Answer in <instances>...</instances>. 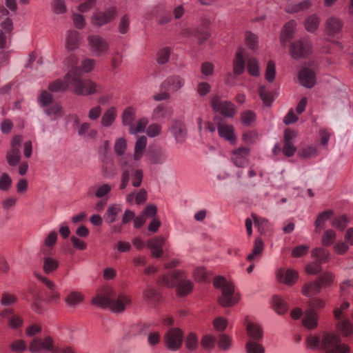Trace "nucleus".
Listing matches in <instances>:
<instances>
[{
  "label": "nucleus",
  "instance_id": "338daca9",
  "mask_svg": "<svg viewBox=\"0 0 353 353\" xmlns=\"http://www.w3.org/2000/svg\"><path fill=\"white\" fill-rule=\"evenodd\" d=\"M165 243V238L163 237H157L150 239L147 241V246L150 249H159L162 248L163 244Z\"/></svg>",
  "mask_w": 353,
  "mask_h": 353
},
{
  "label": "nucleus",
  "instance_id": "6e6552de",
  "mask_svg": "<svg viewBox=\"0 0 353 353\" xmlns=\"http://www.w3.org/2000/svg\"><path fill=\"white\" fill-rule=\"evenodd\" d=\"M211 106L214 112L220 113L225 118H232L237 113L236 105L230 101L221 99L219 95H214L211 99Z\"/></svg>",
  "mask_w": 353,
  "mask_h": 353
},
{
  "label": "nucleus",
  "instance_id": "603ef678",
  "mask_svg": "<svg viewBox=\"0 0 353 353\" xmlns=\"http://www.w3.org/2000/svg\"><path fill=\"white\" fill-rule=\"evenodd\" d=\"M83 299V296L78 292L73 291L70 292L65 299V302L68 305L75 306L81 303Z\"/></svg>",
  "mask_w": 353,
  "mask_h": 353
},
{
  "label": "nucleus",
  "instance_id": "864d4df0",
  "mask_svg": "<svg viewBox=\"0 0 353 353\" xmlns=\"http://www.w3.org/2000/svg\"><path fill=\"white\" fill-rule=\"evenodd\" d=\"M46 114L54 120L61 116V107L58 103H54L45 110Z\"/></svg>",
  "mask_w": 353,
  "mask_h": 353
},
{
  "label": "nucleus",
  "instance_id": "052dcab7",
  "mask_svg": "<svg viewBox=\"0 0 353 353\" xmlns=\"http://www.w3.org/2000/svg\"><path fill=\"white\" fill-rule=\"evenodd\" d=\"M193 34L199 41L200 43L205 41L210 37L209 30L204 28L194 30L193 31Z\"/></svg>",
  "mask_w": 353,
  "mask_h": 353
},
{
  "label": "nucleus",
  "instance_id": "7ed1b4c3",
  "mask_svg": "<svg viewBox=\"0 0 353 353\" xmlns=\"http://www.w3.org/2000/svg\"><path fill=\"white\" fill-rule=\"evenodd\" d=\"M68 89L78 95H90L99 91V86L90 79H83L78 68H72L65 75Z\"/></svg>",
  "mask_w": 353,
  "mask_h": 353
},
{
  "label": "nucleus",
  "instance_id": "bf43d9fd",
  "mask_svg": "<svg viewBox=\"0 0 353 353\" xmlns=\"http://www.w3.org/2000/svg\"><path fill=\"white\" fill-rule=\"evenodd\" d=\"M12 179L7 173H3L0 176V190L1 191H8L12 185Z\"/></svg>",
  "mask_w": 353,
  "mask_h": 353
},
{
  "label": "nucleus",
  "instance_id": "ea45409f",
  "mask_svg": "<svg viewBox=\"0 0 353 353\" xmlns=\"http://www.w3.org/2000/svg\"><path fill=\"white\" fill-rule=\"evenodd\" d=\"M272 307L279 314H285L288 309L285 301L277 295L274 296L272 298Z\"/></svg>",
  "mask_w": 353,
  "mask_h": 353
},
{
  "label": "nucleus",
  "instance_id": "ddd939ff",
  "mask_svg": "<svg viewBox=\"0 0 353 353\" xmlns=\"http://www.w3.org/2000/svg\"><path fill=\"white\" fill-rule=\"evenodd\" d=\"M117 9L115 7L110 8L105 12L97 11L91 18L92 23L95 26H102L113 20L115 17Z\"/></svg>",
  "mask_w": 353,
  "mask_h": 353
},
{
  "label": "nucleus",
  "instance_id": "2eb2a0df",
  "mask_svg": "<svg viewBox=\"0 0 353 353\" xmlns=\"http://www.w3.org/2000/svg\"><path fill=\"white\" fill-rule=\"evenodd\" d=\"M316 74L314 71L308 68H303L299 73V81L303 86L311 88L316 83Z\"/></svg>",
  "mask_w": 353,
  "mask_h": 353
},
{
  "label": "nucleus",
  "instance_id": "6ab92c4d",
  "mask_svg": "<svg viewBox=\"0 0 353 353\" xmlns=\"http://www.w3.org/2000/svg\"><path fill=\"white\" fill-rule=\"evenodd\" d=\"M246 331L248 337L247 341L261 342L263 338V329L259 324L248 323L246 326Z\"/></svg>",
  "mask_w": 353,
  "mask_h": 353
},
{
  "label": "nucleus",
  "instance_id": "69168bd1",
  "mask_svg": "<svg viewBox=\"0 0 353 353\" xmlns=\"http://www.w3.org/2000/svg\"><path fill=\"white\" fill-rule=\"evenodd\" d=\"M245 42L249 48L256 50L258 47L257 37L252 32H247L245 34Z\"/></svg>",
  "mask_w": 353,
  "mask_h": 353
},
{
  "label": "nucleus",
  "instance_id": "39448f33",
  "mask_svg": "<svg viewBox=\"0 0 353 353\" xmlns=\"http://www.w3.org/2000/svg\"><path fill=\"white\" fill-rule=\"evenodd\" d=\"M161 285L172 288L177 285V292L180 296H185L193 290V284L190 280L185 279L180 271H173L163 275L159 281Z\"/></svg>",
  "mask_w": 353,
  "mask_h": 353
},
{
  "label": "nucleus",
  "instance_id": "49530a36",
  "mask_svg": "<svg viewBox=\"0 0 353 353\" xmlns=\"http://www.w3.org/2000/svg\"><path fill=\"white\" fill-rule=\"evenodd\" d=\"M259 94L265 105H270L272 104L274 100L272 94L265 85L259 86Z\"/></svg>",
  "mask_w": 353,
  "mask_h": 353
},
{
  "label": "nucleus",
  "instance_id": "a878e982",
  "mask_svg": "<svg viewBox=\"0 0 353 353\" xmlns=\"http://www.w3.org/2000/svg\"><path fill=\"white\" fill-rule=\"evenodd\" d=\"M79 41L80 36L77 31L73 30L68 31L65 47L68 51H73L77 49L79 45Z\"/></svg>",
  "mask_w": 353,
  "mask_h": 353
},
{
  "label": "nucleus",
  "instance_id": "9d476101",
  "mask_svg": "<svg viewBox=\"0 0 353 353\" xmlns=\"http://www.w3.org/2000/svg\"><path fill=\"white\" fill-rule=\"evenodd\" d=\"M290 54L293 59H299L308 56L312 52V44L309 38L304 37L291 43Z\"/></svg>",
  "mask_w": 353,
  "mask_h": 353
},
{
  "label": "nucleus",
  "instance_id": "f704fd0d",
  "mask_svg": "<svg viewBox=\"0 0 353 353\" xmlns=\"http://www.w3.org/2000/svg\"><path fill=\"white\" fill-rule=\"evenodd\" d=\"M334 214L332 210H327L320 213L314 223L316 232H319L324 226L325 223L330 219Z\"/></svg>",
  "mask_w": 353,
  "mask_h": 353
},
{
  "label": "nucleus",
  "instance_id": "37998d69",
  "mask_svg": "<svg viewBox=\"0 0 353 353\" xmlns=\"http://www.w3.org/2000/svg\"><path fill=\"white\" fill-rule=\"evenodd\" d=\"M312 256L316 259V261L319 262L321 264L327 261L330 258L329 252L322 248L314 249L312 251Z\"/></svg>",
  "mask_w": 353,
  "mask_h": 353
},
{
  "label": "nucleus",
  "instance_id": "c03bdc74",
  "mask_svg": "<svg viewBox=\"0 0 353 353\" xmlns=\"http://www.w3.org/2000/svg\"><path fill=\"white\" fill-rule=\"evenodd\" d=\"M148 123V118H140L135 124L132 123V125L129 128V133L131 134H136L139 132H143Z\"/></svg>",
  "mask_w": 353,
  "mask_h": 353
},
{
  "label": "nucleus",
  "instance_id": "79ce46f5",
  "mask_svg": "<svg viewBox=\"0 0 353 353\" xmlns=\"http://www.w3.org/2000/svg\"><path fill=\"white\" fill-rule=\"evenodd\" d=\"M246 353H265V347L261 342L247 341L245 343Z\"/></svg>",
  "mask_w": 353,
  "mask_h": 353
},
{
  "label": "nucleus",
  "instance_id": "20e7f679",
  "mask_svg": "<svg viewBox=\"0 0 353 353\" xmlns=\"http://www.w3.org/2000/svg\"><path fill=\"white\" fill-rule=\"evenodd\" d=\"M118 164L121 170L120 190H125L130 179L133 187L138 188L141 185L143 172L141 169L136 167L134 162L130 157L120 158Z\"/></svg>",
  "mask_w": 353,
  "mask_h": 353
},
{
  "label": "nucleus",
  "instance_id": "4c0bfd02",
  "mask_svg": "<svg viewBox=\"0 0 353 353\" xmlns=\"http://www.w3.org/2000/svg\"><path fill=\"white\" fill-rule=\"evenodd\" d=\"M78 134L84 138L93 139L97 136V131L94 129H91L90 124L85 122L79 126Z\"/></svg>",
  "mask_w": 353,
  "mask_h": 353
},
{
  "label": "nucleus",
  "instance_id": "09e8293b",
  "mask_svg": "<svg viewBox=\"0 0 353 353\" xmlns=\"http://www.w3.org/2000/svg\"><path fill=\"white\" fill-rule=\"evenodd\" d=\"M255 225H257L259 232L261 234L265 233L269 227V221L267 219L260 217L256 214H252Z\"/></svg>",
  "mask_w": 353,
  "mask_h": 353
},
{
  "label": "nucleus",
  "instance_id": "aec40b11",
  "mask_svg": "<svg viewBox=\"0 0 353 353\" xmlns=\"http://www.w3.org/2000/svg\"><path fill=\"white\" fill-rule=\"evenodd\" d=\"M277 277L281 282L288 285H292L297 281L299 274L292 269L280 270L277 273Z\"/></svg>",
  "mask_w": 353,
  "mask_h": 353
},
{
  "label": "nucleus",
  "instance_id": "5701e85b",
  "mask_svg": "<svg viewBox=\"0 0 353 353\" xmlns=\"http://www.w3.org/2000/svg\"><path fill=\"white\" fill-rule=\"evenodd\" d=\"M0 26L4 30H0V48H5L6 47L8 34L12 31L13 24L10 18H6L0 23Z\"/></svg>",
  "mask_w": 353,
  "mask_h": 353
},
{
  "label": "nucleus",
  "instance_id": "7c9ffc66",
  "mask_svg": "<svg viewBox=\"0 0 353 353\" xmlns=\"http://www.w3.org/2000/svg\"><path fill=\"white\" fill-rule=\"evenodd\" d=\"M143 299L148 304L155 305L160 301L161 296L155 289L148 287L143 291Z\"/></svg>",
  "mask_w": 353,
  "mask_h": 353
},
{
  "label": "nucleus",
  "instance_id": "f3484780",
  "mask_svg": "<svg viewBox=\"0 0 353 353\" xmlns=\"http://www.w3.org/2000/svg\"><path fill=\"white\" fill-rule=\"evenodd\" d=\"M169 130L177 143H183L186 137V128L185 124L181 121H173Z\"/></svg>",
  "mask_w": 353,
  "mask_h": 353
},
{
  "label": "nucleus",
  "instance_id": "0e129e2a",
  "mask_svg": "<svg viewBox=\"0 0 353 353\" xmlns=\"http://www.w3.org/2000/svg\"><path fill=\"white\" fill-rule=\"evenodd\" d=\"M336 239V232L332 230H326L322 236V243L323 245H330Z\"/></svg>",
  "mask_w": 353,
  "mask_h": 353
},
{
  "label": "nucleus",
  "instance_id": "9b49d317",
  "mask_svg": "<svg viewBox=\"0 0 353 353\" xmlns=\"http://www.w3.org/2000/svg\"><path fill=\"white\" fill-rule=\"evenodd\" d=\"M88 41L91 52L97 57L106 55L108 52L110 45L108 41L100 35H90L88 37Z\"/></svg>",
  "mask_w": 353,
  "mask_h": 353
},
{
  "label": "nucleus",
  "instance_id": "13d9d810",
  "mask_svg": "<svg viewBox=\"0 0 353 353\" xmlns=\"http://www.w3.org/2000/svg\"><path fill=\"white\" fill-rule=\"evenodd\" d=\"M114 152L121 158L124 157L123 154L127 148L126 140L124 138H119L116 140L114 143Z\"/></svg>",
  "mask_w": 353,
  "mask_h": 353
},
{
  "label": "nucleus",
  "instance_id": "b1692460",
  "mask_svg": "<svg viewBox=\"0 0 353 353\" xmlns=\"http://www.w3.org/2000/svg\"><path fill=\"white\" fill-rule=\"evenodd\" d=\"M285 11L287 12L292 13L301 11L303 9L307 8L310 6L311 3L309 0H305L301 2H297L296 0H286Z\"/></svg>",
  "mask_w": 353,
  "mask_h": 353
},
{
  "label": "nucleus",
  "instance_id": "2f4dec72",
  "mask_svg": "<svg viewBox=\"0 0 353 353\" xmlns=\"http://www.w3.org/2000/svg\"><path fill=\"white\" fill-rule=\"evenodd\" d=\"M122 211L121 207L119 204H112L108 207L105 214V222L109 224L113 223L116 221L117 216Z\"/></svg>",
  "mask_w": 353,
  "mask_h": 353
},
{
  "label": "nucleus",
  "instance_id": "de8ad7c7",
  "mask_svg": "<svg viewBox=\"0 0 353 353\" xmlns=\"http://www.w3.org/2000/svg\"><path fill=\"white\" fill-rule=\"evenodd\" d=\"M48 89L52 92H64L68 89V84L65 79L63 80L57 79L49 84Z\"/></svg>",
  "mask_w": 353,
  "mask_h": 353
},
{
  "label": "nucleus",
  "instance_id": "bb28decb",
  "mask_svg": "<svg viewBox=\"0 0 353 353\" xmlns=\"http://www.w3.org/2000/svg\"><path fill=\"white\" fill-rule=\"evenodd\" d=\"M219 134L221 137L233 143L236 141L234 134V128L231 125L220 123L217 127Z\"/></svg>",
  "mask_w": 353,
  "mask_h": 353
},
{
  "label": "nucleus",
  "instance_id": "a211bd4d",
  "mask_svg": "<svg viewBox=\"0 0 353 353\" xmlns=\"http://www.w3.org/2000/svg\"><path fill=\"white\" fill-rule=\"evenodd\" d=\"M147 157L151 163L161 165L165 163L168 156L161 148H154L149 149Z\"/></svg>",
  "mask_w": 353,
  "mask_h": 353
},
{
  "label": "nucleus",
  "instance_id": "a18cd8bd",
  "mask_svg": "<svg viewBox=\"0 0 353 353\" xmlns=\"http://www.w3.org/2000/svg\"><path fill=\"white\" fill-rule=\"evenodd\" d=\"M319 18L316 14L309 16L305 21V28L307 32H314L319 27Z\"/></svg>",
  "mask_w": 353,
  "mask_h": 353
},
{
  "label": "nucleus",
  "instance_id": "58836bf2",
  "mask_svg": "<svg viewBox=\"0 0 353 353\" xmlns=\"http://www.w3.org/2000/svg\"><path fill=\"white\" fill-rule=\"evenodd\" d=\"M135 116L136 110L134 108L131 106L126 108L121 115L123 125H128L130 128L132 125Z\"/></svg>",
  "mask_w": 353,
  "mask_h": 353
},
{
  "label": "nucleus",
  "instance_id": "c9c22d12",
  "mask_svg": "<svg viewBox=\"0 0 353 353\" xmlns=\"http://www.w3.org/2000/svg\"><path fill=\"white\" fill-rule=\"evenodd\" d=\"M185 345L190 352H194L199 347V339L195 332H190L185 337Z\"/></svg>",
  "mask_w": 353,
  "mask_h": 353
},
{
  "label": "nucleus",
  "instance_id": "8fccbe9b",
  "mask_svg": "<svg viewBox=\"0 0 353 353\" xmlns=\"http://www.w3.org/2000/svg\"><path fill=\"white\" fill-rule=\"evenodd\" d=\"M217 345L221 350L227 351L231 348L232 340L229 336L221 334L219 336Z\"/></svg>",
  "mask_w": 353,
  "mask_h": 353
},
{
  "label": "nucleus",
  "instance_id": "4468645a",
  "mask_svg": "<svg viewBox=\"0 0 353 353\" xmlns=\"http://www.w3.org/2000/svg\"><path fill=\"white\" fill-rule=\"evenodd\" d=\"M185 83V79L180 75H172L163 82L162 87L167 91L176 92L182 88Z\"/></svg>",
  "mask_w": 353,
  "mask_h": 353
},
{
  "label": "nucleus",
  "instance_id": "6e6d98bb",
  "mask_svg": "<svg viewBox=\"0 0 353 353\" xmlns=\"http://www.w3.org/2000/svg\"><path fill=\"white\" fill-rule=\"evenodd\" d=\"M216 337L212 334H205L203 336L201 344L205 350H212L215 347Z\"/></svg>",
  "mask_w": 353,
  "mask_h": 353
},
{
  "label": "nucleus",
  "instance_id": "c85d7f7f",
  "mask_svg": "<svg viewBox=\"0 0 353 353\" xmlns=\"http://www.w3.org/2000/svg\"><path fill=\"white\" fill-rule=\"evenodd\" d=\"M296 26V22L294 20L290 21L285 23L281 35V42L283 45H285V43L292 38Z\"/></svg>",
  "mask_w": 353,
  "mask_h": 353
},
{
  "label": "nucleus",
  "instance_id": "423d86ee",
  "mask_svg": "<svg viewBox=\"0 0 353 353\" xmlns=\"http://www.w3.org/2000/svg\"><path fill=\"white\" fill-rule=\"evenodd\" d=\"M213 284L216 288L221 290L222 294L219 299V303L224 307H230L235 304L239 297L234 293V285L222 276L214 279Z\"/></svg>",
  "mask_w": 353,
  "mask_h": 353
},
{
  "label": "nucleus",
  "instance_id": "412c9836",
  "mask_svg": "<svg viewBox=\"0 0 353 353\" xmlns=\"http://www.w3.org/2000/svg\"><path fill=\"white\" fill-rule=\"evenodd\" d=\"M173 113L171 107L164 104L157 105L152 111V119L156 121H161L163 119H169Z\"/></svg>",
  "mask_w": 353,
  "mask_h": 353
},
{
  "label": "nucleus",
  "instance_id": "f257e3e1",
  "mask_svg": "<svg viewBox=\"0 0 353 353\" xmlns=\"http://www.w3.org/2000/svg\"><path fill=\"white\" fill-rule=\"evenodd\" d=\"M92 303L101 307H108L114 313H122L131 304L132 299L121 289L107 287L92 299Z\"/></svg>",
  "mask_w": 353,
  "mask_h": 353
},
{
  "label": "nucleus",
  "instance_id": "cd10ccee",
  "mask_svg": "<svg viewBox=\"0 0 353 353\" xmlns=\"http://www.w3.org/2000/svg\"><path fill=\"white\" fill-rule=\"evenodd\" d=\"M60 262L58 259L45 256L43 259V270L46 274H51L58 269Z\"/></svg>",
  "mask_w": 353,
  "mask_h": 353
},
{
  "label": "nucleus",
  "instance_id": "0eeeda50",
  "mask_svg": "<svg viewBox=\"0 0 353 353\" xmlns=\"http://www.w3.org/2000/svg\"><path fill=\"white\" fill-rule=\"evenodd\" d=\"M28 349L31 353H41L42 352L60 353V348L56 346L54 339L50 336H46L43 338H34L31 341Z\"/></svg>",
  "mask_w": 353,
  "mask_h": 353
},
{
  "label": "nucleus",
  "instance_id": "72a5a7b5",
  "mask_svg": "<svg viewBox=\"0 0 353 353\" xmlns=\"http://www.w3.org/2000/svg\"><path fill=\"white\" fill-rule=\"evenodd\" d=\"M343 24L341 19L336 17H330L327 20L326 28L330 34H335L341 30Z\"/></svg>",
  "mask_w": 353,
  "mask_h": 353
},
{
  "label": "nucleus",
  "instance_id": "4d7b16f0",
  "mask_svg": "<svg viewBox=\"0 0 353 353\" xmlns=\"http://www.w3.org/2000/svg\"><path fill=\"white\" fill-rule=\"evenodd\" d=\"M256 119V114L252 110H245L241 114V120L243 125L250 126Z\"/></svg>",
  "mask_w": 353,
  "mask_h": 353
},
{
  "label": "nucleus",
  "instance_id": "dca6fc26",
  "mask_svg": "<svg viewBox=\"0 0 353 353\" xmlns=\"http://www.w3.org/2000/svg\"><path fill=\"white\" fill-rule=\"evenodd\" d=\"M303 325L308 330L315 329L319 324V314L312 308H307L302 318Z\"/></svg>",
  "mask_w": 353,
  "mask_h": 353
},
{
  "label": "nucleus",
  "instance_id": "e433bc0d",
  "mask_svg": "<svg viewBox=\"0 0 353 353\" xmlns=\"http://www.w3.org/2000/svg\"><path fill=\"white\" fill-rule=\"evenodd\" d=\"M117 115V109L114 107L108 108L103 114L101 125L104 127L110 126L114 121Z\"/></svg>",
  "mask_w": 353,
  "mask_h": 353
},
{
  "label": "nucleus",
  "instance_id": "3c124183",
  "mask_svg": "<svg viewBox=\"0 0 353 353\" xmlns=\"http://www.w3.org/2000/svg\"><path fill=\"white\" fill-rule=\"evenodd\" d=\"M337 326L338 330L345 336L353 333V324L347 319L340 321Z\"/></svg>",
  "mask_w": 353,
  "mask_h": 353
},
{
  "label": "nucleus",
  "instance_id": "f8f14e48",
  "mask_svg": "<svg viewBox=\"0 0 353 353\" xmlns=\"http://www.w3.org/2000/svg\"><path fill=\"white\" fill-rule=\"evenodd\" d=\"M250 149L240 147L231 152L230 160L238 168H245L249 163Z\"/></svg>",
  "mask_w": 353,
  "mask_h": 353
},
{
  "label": "nucleus",
  "instance_id": "774afa93",
  "mask_svg": "<svg viewBox=\"0 0 353 353\" xmlns=\"http://www.w3.org/2000/svg\"><path fill=\"white\" fill-rule=\"evenodd\" d=\"M300 155L303 158L314 157L317 154V150L314 146L308 145L303 148L299 152Z\"/></svg>",
  "mask_w": 353,
  "mask_h": 353
},
{
  "label": "nucleus",
  "instance_id": "e2e57ef3",
  "mask_svg": "<svg viewBox=\"0 0 353 353\" xmlns=\"http://www.w3.org/2000/svg\"><path fill=\"white\" fill-rule=\"evenodd\" d=\"M276 70L274 61H269L265 70V79L269 82H272L275 79Z\"/></svg>",
  "mask_w": 353,
  "mask_h": 353
},
{
  "label": "nucleus",
  "instance_id": "393cba45",
  "mask_svg": "<svg viewBox=\"0 0 353 353\" xmlns=\"http://www.w3.org/2000/svg\"><path fill=\"white\" fill-rule=\"evenodd\" d=\"M148 143V139L146 137L141 136L139 137V139L137 140L135 145H134V154H133V159L134 161H139L140 160L146 149Z\"/></svg>",
  "mask_w": 353,
  "mask_h": 353
},
{
  "label": "nucleus",
  "instance_id": "473e14b6",
  "mask_svg": "<svg viewBox=\"0 0 353 353\" xmlns=\"http://www.w3.org/2000/svg\"><path fill=\"white\" fill-rule=\"evenodd\" d=\"M322 288L320 281L318 280L305 283L302 289L303 295L310 296L318 294Z\"/></svg>",
  "mask_w": 353,
  "mask_h": 353
},
{
  "label": "nucleus",
  "instance_id": "a19ab883",
  "mask_svg": "<svg viewBox=\"0 0 353 353\" xmlns=\"http://www.w3.org/2000/svg\"><path fill=\"white\" fill-rule=\"evenodd\" d=\"M6 160L11 166L18 165L21 161V151L18 149L10 148L6 153Z\"/></svg>",
  "mask_w": 353,
  "mask_h": 353
},
{
  "label": "nucleus",
  "instance_id": "5fc2aeb1",
  "mask_svg": "<svg viewBox=\"0 0 353 353\" xmlns=\"http://www.w3.org/2000/svg\"><path fill=\"white\" fill-rule=\"evenodd\" d=\"M248 72L253 77H258L260 74L259 63L255 58L250 57L248 59Z\"/></svg>",
  "mask_w": 353,
  "mask_h": 353
},
{
  "label": "nucleus",
  "instance_id": "680f3d73",
  "mask_svg": "<svg viewBox=\"0 0 353 353\" xmlns=\"http://www.w3.org/2000/svg\"><path fill=\"white\" fill-rule=\"evenodd\" d=\"M52 100V95L46 90H43L38 98L40 105L43 107H46L51 104Z\"/></svg>",
  "mask_w": 353,
  "mask_h": 353
},
{
  "label": "nucleus",
  "instance_id": "f03ea898",
  "mask_svg": "<svg viewBox=\"0 0 353 353\" xmlns=\"http://www.w3.org/2000/svg\"><path fill=\"white\" fill-rule=\"evenodd\" d=\"M306 343L309 348L321 350L325 353H350V347L342 343L340 337L334 333L311 334L306 338Z\"/></svg>",
  "mask_w": 353,
  "mask_h": 353
},
{
  "label": "nucleus",
  "instance_id": "1a4fd4ad",
  "mask_svg": "<svg viewBox=\"0 0 353 353\" xmlns=\"http://www.w3.org/2000/svg\"><path fill=\"white\" fill-rule=\"evenodd\" d=\"M183 332L178 327L168 330L164 336L163 341L165 347L170 351H176L182 345Z\"/></svg>",
  "mask_w": 353,
  "mask_h": 353
},
{
  "label": "nucleus",
  "instance_id": "c756f323",
  "mask_svg": "<svg viewBox=\"0 0 353 353\" xmlns=\"http://www.w3.org/2000/svg\"><path fill=\"white\" fill-rule=\"evenodd\" d=\"M264 244L261 238H257L254 241V247L252 252L248 255L247 260L250 262L256 259L258 260L263 251Z\"/></svg>",
  "mask_w": 353,
  "mask_h": 353
},
{
  "label": "nucleus",
  "instance_id": "4be33fe9",
  "mask_svg": "<svg viewBox=\"0 0 353 353\" xmlns=\"http://www.w3.org/2000/svg\"><path fill=\"white\" fill-rule=\"evenodd\" d=\"M245 70L244 50L239 48L233 62V72L235 75H240Z\"/></svg>",
  "mask_w": 353,
  "mask_h": 353
}]
</instances>
